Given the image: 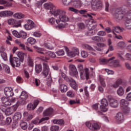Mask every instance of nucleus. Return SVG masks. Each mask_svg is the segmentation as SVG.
I'll use <instances>...</instances> for the list:
<instances>
[{
  "label": "nucleus",
  "mask_w": 131,
  "mask_h": 131,
  "mask_svg": "<svg viewBox=\"0 0 131 131\" xmlns=\"http://www.w3.org/2000/svg\"><path fill=\"white\" fill-rule=\"evenodd\" d=\"M1 56L5 61H7L8 60V57L7 56V53L6 52H3L1 53Z\"/></svg>",
  "instance_id": "13d9d810"
},
{
  "label": "nucleus",
  "mask_w": 131,
  "mask_h": 131,
  "mask_svg": "<svg viewBox=\"0 0 131 131\" xmlns=\"http://www.w3.org/2000/svg\"><path fill=\"white\" fill-rule=\"evenodd\" d=\"M83 48H84V49H85L86 50H89V51H93V50L92 47H91V46H90V45L88 44H84L83 45Z\"/></svg>",
  "instance_id": "680f3d73"
},
{
  "label": "nucleus",
  "mask_w": 131,
  "mask_h": 131,
  "mask_svg": "<svg viewBox=\"0 0 131 131\" xmlns=\"http://www.w3.org/2000/svg\"><path fill=\"white\" fill-rule=\"evenodd\" d=\"M59 89L61 93H66V92H67V90H68V87L64 84H60Z\"/></svg>",
  "instance_id": "5701e85b"
},
{
  "label": "nucleus",
  "mask_w": 131,
  "mask_h": 131,
  "mask_svg": "<svg viewBox=\"0 0 131 131\" xmlns=\"http://www.w3.org/2000/svg\"><path fill=\"white\" fill-rule=\"evenodd\" d=\"M19 98L20 99H21V100H27V98H28V95L26 92L23 91L19 96Z\"/></svg>",
  "instance_id": "cd10ccee"
},
{
  "label": "nucleus",
  "mask_w": 131,
  "mask_h": 131,
  "mask_svg": "<svg viewBox=\"0 0 131 131\" xmlns=\"http://www.w3.org/2000/svg\"><path fill=\"white\" fill-rule=\"evenodd\" d=\"M20 37H22V38H26L27 37V33L26 32L21 31L20 32Z\"/></svg>",
  "instance_id": "603ef678"
},
{
  "label": "nucleus",
  "mask_w": 131,
  "mask_h": 131,
  "mask_svg": "<svg viewBox=\"0 0 131 131\" xmlns=\"http://www.w3.org/2000/svg\"><path fill=\"white\" fill-rule=\"evenodd\" d=\"M78 27L79 29H84L85 28V25L83 23H80L78 24Z\"/></svg>",
  "instance_id": "5fc2aeb1"
},
{
  "label": "nucleus",
  "mask_w": 131,
  "mask_h": 131,
  "mask_svg": "<svg viewBox=\"0 0 131 131\" xmlns=\"http://www.w3.org/2000/svg\"><path fill=\"white\" fill-rule=\"evenodd\" d=\"M107 100L110 102V105L111 106V107H113V108L115 107V99L112 97L111 95H108L107 96Z\"/></svg>",
  "instance_id": "2eb2a0df"
},
{
  "label": "nucleus",
  "mask_w": 131,
  "mask_h": 131,
  "mask_svg": "<svg viewBox=\"0 0 131 131\" xmlns=\"http://www.w3.org/2000/svg\"><path fill=\"white\" fill-rule=\"evenodd\" d=\"M59 19L60 21H61L64 23L69 21V18H68V16L65 14H63V13H62L61 15L59 16Z\"/></svg>",
  "instance_id": "a211bd4d"
},
{
  "label": "nucleus",
  "mask_w": 131,
  "mask_h": 131,
  "mask_svg": "<svg viewBox=\"0 0 131 131\" xmlns=\"http://www.w3.org/2000/svg\"><path fill=\"white\" fill-rule=\"evenodd\" d=\"M124 113L127 114L130 112V108L128 106H125V107L122 108Z\"/></svg>",
  "instance_id": "79ce46f5"
},
{
  "label": "nucleus",
  "mask_w": 131,
  "mask_h": 131,
  "mask_svg": "<svg viewBox=\"0 0 131 131\" xmlns=\"http://www.w3.org/2000/svg\"><path fill=\"white\" fill-rule=\"evenodd\" d=\"M97 21H89L88 24H87V27L88 29H91V30H94L95 28H96L97 26Z\"/></svg>",
  "instance_id": "f8f14e48"
},
{
  "label": "nucleus",
  "mask_w": 131,
  "mask_h": 131,
  "mask_svg": "<svg viewBox=\"0 0 131 131\" xmlns=\"http://www.w3.org/2000/svg\"><path fill=\"white\" fill-rule=\"evenodd\" d=\"M22 23V20H16L14 23V25L13 26V27H21V24Z\"/></svg>",
  "instance_id": "a19ab883"
},
{
  "label": "nucleus",
  "mask_w": 131,
  "mask_h": 131,
  "mask_svg": "<svg viewBox=\"0 0 131 131\" xmlns=\"http://www.w3.org/2000/svg\"><path fill=\"white\" fill-rule=\"evenodd\" d=\"M81 56L82 58H86L89 56V54L85 51H83L81 52Z\"/></svg>",
  "instance_id": "6e6d98bb"
},
{
  "label": "nucleus",
  "mask_w": 131,
  "mask_h": 131,
  "mask_svg": "<svg viewBox=\"0 0 131 131\" xmlns=\"http://www.w3.org/2000/svg\"><path fill=\"white\" fill-rule=\"evenodd\" d=\"M117 46L119 48H124L125 47V43L123 41H120L118 43Z\"/></svg>",
  "instance_id": "bf43d9fd"
},
{
  "label": "nucleus",
  "mask_w": 131,
  "mask_h": 131,
  "mask_svg": "<svg viewBox=\"0 0 131 131\" xmlns=\"http://www.w3.org/2000/svg\"><path fill=\"white\" fill-rule=\"evenodd\" d=\"M101 105H100V109L101 111H102V112H107L108 111V108H106L107 106H108V101H107V99L104 98L102 99L101 101Z\"/></svg>",
  "instance_id": "0eeeda50"
},
{
  "label": "nucleus",
  "mask_w": 131,
  "mask_h": 131,
  "mask_svg": "<svg viewBox=\"0 0 131 131\" xmlns=\"http://www.w3.org/2000/svg\"><path fill=\"white\" fill-rule=\"evenodd\" d=\"M53 112H54V110L53 108L49 107L43 112V115L44 116H49V115H51Z\"/></svg>",
  "instance_id": "4be33fe9"
},
{
  "label": "nucleus",
  "mask_w": 131,
  "mask_h": 131,
  "mask_svg": "<svg viewBox=\"0 0 131 131\" xmlns=\"http://www.w3.org/2000/svg\"><path fill=\"white\" fill-rule=\"evenodd\" d=\"M59 128H60V127H59V126L54 125L51 126L50 129L51 131H58Z\"/></svg>",
  "instance_id": "864d4df0"
},
{
  "label": "nucleus",
  "mask_w": 131,
  "mask_h": 131,
  "mask_svg": "<svg viewBox=\"0 0 131 131\" xmlns=\"http://www.w3.org/2000/svg\"><path fill=\"white\" fill-rule=\"evenodd\" d=\"M122 83V79L120 78L117 79L116 81L115 88H118Z\"/></svg>",
  "instance_id": "58836bf2"
},
{
  "label": "nucleus",
  "mask_w": 131,
  "mask_h": 131,
  "mask_svg": "<svg viewBox=\"0 0 131 131\" xmlns=\"http://www.w3.org/2000/svg\"><path fill=\"white\" fill-rule=\"evenodd\" d=\"M116 17L118 20H121L123 17H126L125 14L122 13L121 9H117L116 10Z\"/></svg>",
  "instance_id": "1a4fd4ad"
},
{
  "label": "nucleus",
  "mask_w": 131,
  "mask_h": 131,
  "mask_svg": "<svg viewBox=\"0 0 131 131\" xmlns=\"http://www.w3.org/2000/svg\"><path fill=\"white\" fill-rule=\"evenodd\" d=\"M4 93L8 98L13 97L14 96L13 88L11 87H6L4 89Z\"/></svg>",
  "instance_id": "6e6552de"
},
{
  "label": "nucleus",
  "mask_w": 131,
  "mask_h": 131,
  "mask_svg": "<svg viewBox=\"0 0 131 131\" xmlns=\"http://www.w3.org/2000/svg\"><path fill=\"white\" fill-rule=\"evenodd\" d=\"M55 53H56V55L57 56H58V57H60L61 56H64V55H65V52H64V50H60Z\"/></svg>",
  "instance_id": "37998d69"
},
{
  "label": "nucleus",
  "mask_w": 131,
  "mask_h": 131,
  "mask_svg": "<svg viewBox=\"0 0 131 131\" xmlns=\"http://www.w3.org/2000/svg\"><path fill=\"white\" fill-rule=\"evenodd\" d=\"M61 76L62 78H64V79L65 80H66V81L69 82L70 81V79H71V78H69L67 76H66V74H65V73L62 72L61 73Z\"/></svg>",
  "instance_id": "de8ad7c7"
},
{
  "label": "nucleus",
  "mask_w": 131,
  "mask_h": 131,
  "mask_svg": "<svg viewBox=\"0 0 131 131\" xmlns=\"http://www.w3.org/2000/svg\"><path fill=\"white\" fill-rule=\"evenodd\" d=\"M34 48L36 50L37 53L39 54H43V52H42V49L38 47L37 46H34Z\"/></svg>",
  "instance_id": "4d7b16f0"
},
{
  "label": "nucleus",
  "mask_w": 131,
  "mask_h": 131,
  "mask_svg": "<svg viewBox=\"0 0 131 131\" xmlns=\"http://www.w3.org/2000/svg\"><path fill=\"white\" fill-rule=\"evenodd\" d=\"M10 62L12 67H19L21 65V60L20 59L13 57V55L10 54Z\"/></svg>",
  "instance_id": "f03ea898"
},
{
  "label": "nucleus",
  "mask_w": 131,
  "mask_h": 131,
  "mask_svg": "<svg viewBox=\"0 0 131 131\" xmlns=\"http://www.w3.org/2000/svg\"><path fill=\"white\" fill-rule=\"evenodd\" d=\"M63 13H65V12L60 10V9H57V10H51L50 11V13L52 14V15H53L54 17H57L59 16H61Z\"/></svg>",
  "instance_id": "9b49d317"
},
{
  "label": "nucleus",
  "mask_w": 131,
  "mask_h": 131,
  "mask_svg": "<svg viewBox=\"0 0 131 131\" xmlns=\"http://www.w3.org/2000/svg\"><path fill=\"white\" fill-rule=\"evenodd\" d=\"M68 55H69V57H71V58H73L76 56V54H75L73 51H71L68 53Z\"/></svg>",
  "instance_id": "774afa93"
},
{
  "label": "nucleus",
  "mask_w": 131,
  "mask_h": 131,
  "mask_svg": "<svg viewBox=\"0 0 131 131\" xmlns=\"http://www.w3.org/2000/svg\"><path fill=\"white\" fill-rule=\"evenodd\" d=\"M115 57H113L108 59V63L110 66H113L114 67H115Z\"/></svg>",
  "instance_id": "c85d7f7f"
},
{
  "label": "nucleus",
  "mask_w": 131,
  "mask_h": 131,
  "mask_svg": "<svg viewBox=\"0 0 131 131\" xmlns=\"http://www.w3.org/2000/svg\"><path fill=\"white\" fill-rule=\"evenodd\" d=\"M4 68L5 70L6 73H10V68L7 65L5 64L4 66Z\"/></svg>",
  "instance_id": "338daca9"
},
{
  "label": "nucleus",
  "mask_w": 131,
  "mask_h": 131,
  "mask_svg": "<svg viewBox=\"0 0 131 131\" xmlns=\"http://www.w3.org/2000/svg\"><path fill=\"white\" fill-rule=\"evenodd\" d=\"M74 5L75 7H81V2L79 0H76L74 2Z\"/></svg>",
  "instance_id": "09e8293b"
},
{
  "label": "nucleus",
  "mask_w": 131,
  "mask_h": 131,
  "mask_svg": "<svg viewBox=\"0 0 131 131\" xmlns=\"http://www.w3.org/2000/svg\"><path fill=\"white\" fill-rule=\"evenodd\" d=\"M70 82H72L71 83V86L76 91L77 90V84H76V82L74 79H73L72 78H71L70 79V81H69Z\"/></svg>",
  "instance_id": "412c9836"
},
{
  "label": "nucleus",
  "mask_w": 131,
  "mask_h": 131,
  "mask_svg": "<svg viewBox=\"0 0 131 131\" xmlns=\"http://www.w3.org/2000/svg\"><path fill=\"white\" fill-rule=\"evenodd\" d=\"M115 32L117 33H120V32H122V29L119 26H117L115 28Z\"/></svg>",
  "instance_id": "052dcab7"
},
{
  "label": "nucleus",
  "mask_w": 131,
  "mask_h": 131,
  "mask_svg": "<svg viewBox=\"0 0 131 131\" xmlns=\"http://www.w3.org/2000/svg\"><path fill=\"white\" fill-rule=\"evenodd\" d=\"M97 31H98V30L97 29L93 30L89 29V30L87 31L85 33V35L86 36H92L93 35H95V34H96V32H97Z\"/></svg>",
  "instance_id": "6ab92c4d"
},
{
  "label": "nucleus",
  "mask_w": 131,
  "mask_h": 131,
  "mask_svg": "<svg viewBox=\"0 0 131 131\" xmlns=\"http://www.w3.org/2000/svg\"><path fill=\"white\" fill-rule=\"evenodd\" d=\"M125 25L127 29H131V19H128L126 20Z\"/></svg>",
  "instance_id": "72a5a7b5"
},
{
  "label": "nucleus",
  "mask_w": 131,
  "mask_h": 131,
  "mask_svg": "<svg viewBox=\"0 0 131 131\" xmlns=\"http://www.w3.org/2000/svg\"><path fill=\"white\" fill-rule=\"evenodd\" d=\"M16 22V19L14 18H10L8 20V24L9 25H14Z\"/></svg>",
  "instance_id": "8fccbe9b"
},
{
  "label": "nucleus",
  "mask_w": 131,
  "mask_h": 131,
  "mask_svg": "<svg viewBox=\"0 0 131 131\" xmlns=\"http://www.w3.org/2000/svg\"><path fill=\"white\" fill-rule=\"evenodd\" d=\"M24 27L26 30H31V29L36 27V25L33 21L28 19L27 23L24 25Z\"/></svg>",
  "instance_id": "423d86ee"
},
{
  "label": "nucleus",
  "mask_w": 131,
  "mask_h": 131,
  "mask_svg": "<svg viewBox=\"0 0 131 131\" xmlns=\"http://www.w3.org/2000/svg\"><path fill=\"white\" fill-rule=\"evenodd\" d=\"M15 42L16 43H17V45H18V46H19V48H21V50H23L24 51H25L26 47H25V45L22 43H21V41H20L19 40H15Z\"/></svg>",
  "instance_id": "c756f323"
},
{
  "label": "nucleus",
  "mask_w": 131,
  "mask_h": 131,
  "mask_svg": "<svg viewBox=\"0 0 131 131\" xmlns=\"http://www.w3.org/2000/svg\"><path fill=\"white\" fill-rule=\"evenodd\" d=\"M116 119L118 120L120 122H122L124 120V116L122 113L119 112L117 114L116 116Z\"/></svg>",
  "instance_id": "f3484780"
},
{
  "label": "nucleus",
  "mask_w": 131,
  "mask_h": 131,
  "mask_svg": "<svg viewBox=\"0 0 131 131\" xmlns=\"http://www.w3.org/2000/svg\"><path fill=\"white\" fill-rule=\"evenodd\" d=\"M85 125L91 129V130H98V129H100V125L98 123H91L90 122H86Z\"/></svg>",
  "instance_id": "7ed1b4c3"
},
{
  "label": "nucleus",
  "mask_w": 131,
  "mask_h": 131,
  "mask_svg": "<svg viewBox=\"0 0 131 131\" xmlns=\"http://www.w3.org/2000/svg\"><path fill=\"white\" fill-rule=\"evenodd\" d=\"M13 17L16 19H22L25 17V15L21 13H16L13 15Z\"/></svg>",
  "instance_id": "a878e982"
},
{
  "label": "nucleus",
  "mask_w": 131,
  "mask_h": 131,
  "mask_svg": "<svg viewBox=\"0 0 131 131\" xmlns=\"http://www.w3.org/2000/svg\"><path fill=\"white\" fill-rule=\"evenodd\" d=\"M21 117H22L21 113L17 112L14 114V115L13 116V119H14L15 120H20L21 119Z\"/></svg>",
  "instance_id": "393cba45"
},
{
  "label": "nucleus",
  "mask_w": 131,
  "mask_h": 131,
  "mask_svg": "<svg viewBox=\"0 0 131 131\" xmlns=\"http://www.w3.org/2000/svg\"><path fill=\"white\" fill-rule=\"evenodd\" d=\"M20 127L22 129L25 130V129H27V123L25 122H22L20 123Z\"/></svg>",
  "instance_id": "c03bdc74"
},
{
  "label": "nucleus",
  "mask_w": 131,
  "mask_h": 131,
  "mask_svg": "<svg viewBox=\"0 0 131 131\" xmlns=\"http://www.w3.org/2000/svg\"><path fill=\"white\" fill-rule=\"evenodd\" d=\"M38 104H39V101L38 100H35L33 104L30 103L27 105V109L30 111L34 110L37 107Z\"/></svg>",
  "instance_id": "9d476101"
},
{
  "label": "nucleus",
  "mask_w": 131,
  "mask_h": 131,
  "mask_svg": "<svg viewBox=\"0 0 131 131\" xmlns=\"http://www.w3.org/2000/svg\"><path fill=\"white\" fill-rule=\"evenodd\" d=\"M97 35H99V36H104V35H106V32L103 31H100L98 32Z\"/></svg>",
  "instance_id": "69168bd1"
},
{
  "label": "nucleus",
  "mask_w": 131,
  "mask_h": 131,
  "mask_svg": "<svg viewBox=\"0 0 131 131\" xmlns=\"http://www.w3.org/2000/svg\"><path fill=\"white\" fill-rule=\"evenodd\" d=\"M100 64L101 65H105V64H107V63H109V60L107 59L106 58H102L100 59Z\"/></svg>",
  "instance_id": "e433bc0d"
},
{
  "label": "nucleus",
  "mask_w": 131,
  "mask_h": 131,
  "mask_svg": "<svg viewBox=\"0 0 131 131\" xmlns=\"http://www.w3.org/2000/svg\"><path fill=\"white\" fill-rule=\"evenodd\" d=\"M28 64L30 67H33V59L29 56L28 57Z\"/></svg>",
  "instance_id": "c9c22d12"
},
{
  "label": "nucleus",
  "mask_w": 131,
  "mask_h": 131,
  "mask_svg": "<svg viewBox=\"0 0 131 131\" xmlns=\"http://www.w3.org/2000/svg\"><path fill=\"white\" fill-rule=\"evenodd\" d=\"M78 68L79 69V71L80 73V75H82L83 74V72H84L83 71V67L81 64H78Z\"/></svg>",
  "instance_id": "a18cd8bd"
},
{
  "label": "nucleus",
  "mask_w": 131,
  "mask_h": 131,
  "mask_svg": "<svg viewBox=\"0 0 131 131\" xmlns=\"http://www.w3.org/2000/svg\"><path fill=\"white\" fill-rule=\"evenodd\" d=\"M70 72L69 74L71 76L77 78L78 77V72L76 67L74 64H71L69 66Z\"/></svg>",
  "instance_id": "20e7f679"
},
{
  "label": "nucleus",
  "mask_w": 131,
  "mask_h": 131,
  "mask_svg": "<svg viewBox=\"0 0 131 131\" xmlns=\"http://www.w3.org/2000/svg\"><path fill=\"white\" fill-rule=\"evenodd\" d=\"M72 2V0H62V4L64 6H69Z\"/></svg>",
  "instance_id": "49530a36"
},
{
  "label": "nucleus",
  "mask_w": 131,
  "mask_h": 131,
  "mask_svg": "<svg viewBox=\"0 0 131 131\" xmlns=\"http://www.w3.org/2000/svg\"><path fill=\"white\" fill-rule=\"evenodd\" d=\"M56 23L57 24H58V25L56 26V28H58L59 29L65 28V26H66V24L65 23H63L59 19H56Z\"/></svg>",
  "instance_id": "dca6fc26"
},
{
  "label": "nucleus",
  "mask_w": 131,
  "mask_h": 131,
  "mask_svg": "<svg viewBox=\"0 0 131 131\" xmlns=\"http://www.w3.org/2000/svg\"><path fill=\"white\" fill-rule=\"evenodd\" d=\"M44 6L47 10H52V9H54V8H55V6L52 3H45Z\"/></svg>",
  "instance_id": "bb28decb"
},
{
  "label": "nucleus",
  "mask_w": 131,
  "mask_h": 131,
  "mask_svg": "<svg viewBox=\"0 0 131 131\" xmlns=\"http://www.w3.org/2000/svg\"><path fill=\"white\" fill-rule=\"evenodd\" d=\"M52 82H53V79L52 78V76H51V74H49V76L47 78V85L49 86H51L52 85Z\"/></svg>",
  "instance_id": "4c0bfd02"
},
{
  "label": "nucleus",
  "mask_w": 131,
  "mask_h": 131,
  "mask_svg": "<svg viewBox=\"0 0 131 131\" xmlns=\"http://www.w3.org/2000/svg\"><path fill=\"white\" fill-rule=\"evenodd\" d=\"M27 41L28 43H30V45H35V43H36V40L32 37H29L27 39Z\"/></svg>",
  "instance_id": "473e14b6"
},
{
  "label": "nucleus",
  "mask_w": 131,
  "mask_h": 131,
  "mask_svg": "<svg viewBox=\"0 0 131 131\" xmlns=\"http://www.w3.org/2000/svg\"><path fill=\"white\" fill-rule=\"evenodd\" d=\"M48 55L51 58H56V54L53 52H48Z\"/></svg>",
  "instance_id": "0e129e2a"
},
{
  "label": "nucleus",
  "mask_w": 131,
  "mask_h": 131,
  "mask_svg": "<svg viewBox=\"0 0 131 131\" xmlns=\"http://www.w3.org/2000/svg\"><path fill=\"white\" fill-rule=\"evenodd\" d=\"M17 56L19 58V59L21 61V62H23V60H24V56H25L24 53L22 52H19L18 53Z\"/></svg>",
  "instance_id": "f704fd0d"
},
{
  "label": "nucleus",
  "mask_w": 131,
  "mask_h": 131,
  "mask_svg": "<svg viewBox=\"0 0 131 131\" xmlns=\"http://www.w3.org/2000/svg\"><path fill=\"white\" fill-rule=\"evenodd\" d=\"M99 81L100 82V84H101L103 88L106 87V83H105V81L104 80V78L102 77V76H99Z\"/></svg>",
  "instance_id": "ea45409f"
},
{
  "label": "nucleus",
  "mask_w": 131,
  "mask_h": 131,
  "mask_svg": "<svg viewBox=\"0 0 131 131\" xmlns=\"http://www.w3.org/2000/svg\"><path fill=\"white\" fill-rule=\"evenodd\" d=\"M17 110V108H15L14 107H9L4 110L6 115L9 116L13 114L15 111Z\"/></svg>",
  "instance_id": "4468645a"
},
{
  "label": "nucleus",
  "mask_w": 131,
  "mask_h": 131,
  "mask_svg": "<svg viewBox=\"0 0 131 131\" xmlns=\"http://www.w3.org/2000/svg\"><path fill=\"white\" fill-rule=\"evenodd\" d=\"M53 122L54 124H59V125H64L65 124V122L63 119H54L53 120Z\"/></svg>",
  "instance_id": "b1692460"
},
{
  "label": "nucleus",
  "mask_w": 131,
  "mask_h": 131,
  "mask_svg": "<svg viewBox=\"0 0 131 131\" xmlns=\"http://www.w3.org/2000/svg\"><path fill=\"white\" fill-rule=\"evenodd\" d=\"M92 8L94 11H101L103 9V4L101 0H93Z\"/></svg>",
  "instance_id": "f257e3e1"
},
{
  "label": "nucleus",
  "mask_w": 131,
  "mask_h": 131,
  "mask_svg": "<svg viewBox=\"0 0 131 131\" xmlns=\"http://www.w3.org/2000/svg\"><path fill=\"white\" fill-rule=\"evenodd\" d=\"M46 2H47V0H40L39 1L37 2L36 5L37 8H38V7L41 6V5H42L43 3H46Z\"/></svg>",
  "instance_id": "3c124183"
},
{
  "label": "nucleus",
  "mask_w": 131,
  "mask_h": 131,
  "mask_svg": "<svg viewBox=\"0 0 131 131\" xmlns=\"http://www.w3.org/2000/svg\"><path fill=\"white\" fill-rule=\"evenodd\" d=\"M41 70H42V67H41V64L36 65L35 71L36 73H40V72H41Z\"/></svg>",
  "instance_id": "2f4dec72"
},
{
  "label": "nucleus",
  "mask_w": 131,
  "mask_h": 131,
  "mask_svg": "<svg viewBox=\"0 0 131 131\" xmlns=\"http://www.w3.org/2000/svg\"><path fill=\"white\" fill-rule=\"evenodd\" d=\"M120 106L121 108H124L127 107L129 103L125 99H121L120 101Z\"/></svg>",
  "instance_id": "aec40b11"
},
{
  "label": "nucleus",
  "mask_w": 131,
  "mask_h": 131,
  "mask_svg": "<svg viewBox=\"0 0 131 131\" xmlns=\"http://www.w3.org/2000/svg\"><path fill=\"white\" fill-rule=\"evenodd\" d=\"M13 35L14 36H15V37H17L18 38H20V33H18V32L16 31H14L12 32Z\"/></svg>",
  "instance_id": "e2e57ef3"
},
{
  "label": "nucleus",
  "mask_w": 131,
  "mask_h": 131,
  "mask_svg": "<svg viewBox=\"0 0 131 131\" xmlns=\"http://www.w3.org/2000/svg\"><path fill=\"white\" fill-rule=\"evenodd\" d=\"M14 12L11 11H4L0 12V17H9L13 16Z\"/></svg>",
  "instance_id": "ddd939ff"
},
{
  "label": "nucleus",
  "mask_w": 131,
  "mask_h": 131,
  "mask_svg": "<svg viewBox=\"0 0 131 131\" xmlns=\"http://www.w3.org/2000/svg\"><path fill=\"white\" fill-rule=\"evenodd\" d=\"M117 94L119 96H123V95H124V90H123V88L121 86L119 87L117 91Z\"/></svg>",
  "instance_id": "7c9ffc66"
},
{
  "label": "nucleus",
  "mask_w": 131,
  "mask_h": 131,
  "mask_svg": "<svg viewBox=\"0 0 131 131\" xmlns=\"http://www.w3.org/2000/svg\"><path fill=\"white\" fill-rule=\"evenodd\" d=\"M43 70L41 72L42 75L44 76V77H47L48 75H49V73H50V67H49V64L47 62H43Z\"/></svg>",
  "instance_id": "39448f33"
}]
</instances>
